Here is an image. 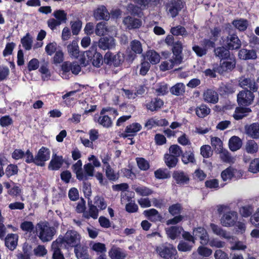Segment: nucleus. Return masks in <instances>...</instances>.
<instances>
[{
	"mask_svg": "<svg viewBox=\"0 0 259 259\" xmlns=\"http://www.w3.org/2000/svg\"><path fill=\"white\" fill-rule=\"evenodd\" d=\"M36 230L39 238L43 242L51 240L55 233L54 228L50 227L46 223H38L36 226Z\"/></svg>",
	"mask_w": 259,
	"mask_h": 259,
	"instance_id": "1",
	"label": "nucleus"
},
{
	"mask_svg": "<svg viewBox=\"0 0 259 259\" xmlns=\"http://www.w3.org/2000/svg\"><path fill=\"white\" fill-rule=\"evenodd\" d=\"M159 0H134L138 6H135L133 4L128 5L127 10L129 13L134 15H139L141 11L144 9L146 7L151 5L153 3L154 5H156Z\"/></svg>",
	"mask_w": 259,
	"mask_h": 259,
	"instance_id": "2",
	"label": "nucleus"
},
{
	"mask_svg": "<svg viewBox=\"0 0 259 259\" xmlns=\"http://www.w3.org/2000/svg\"><path fill=\"white\" fill-rule=\"evenodd\" d=\"M61 76L63 78H69L70 72L74 75H77L81 71V67L76 62L66 61L61 65Z\"/></svg>",
	"mask_w": 259,
	"mask_h": 259,
	"instance_id": "3",
	"label": "nucleus"
},
{
	"mask_svg": "<svg viewBox=\"0 0 259 259\" xmlns=\"http://www.w3.org/2000/svg\"><path fill=\"white\" fill-rule=\"evenodd\" d=\"M125 59V55L120 52L113 54L110 52H107L104 57L105 63L109 65L118 67L122 64Z\"/></svg>",
	"mask_w": 259,
	"mask_h": 259,
	"instance_id": "4",
	"label": "nucleus"
},
{
	"mask_svg": "<svg viewBox=\"0 0 259 259\" xmlns=\"http://www.w3.org/2000/svg\"><path fill=\"white\" fill-rule=\"evenodd\" d=\"M63 245L66 247L76 246L79 245L80 237L79 234L75 231H68L63 238Z\"/></svg>",
	"mask_w": 259,
	"mask_h": 259,
	"instance_id": "5",
	"label": "nucleus"
},
{
	"mask_svg": "<svg viewBox=\"0 0 259 259\" xmlns=\"http://www.w3.org/2000/svg\"><path fill=\"white\" fill-rule=\"evenodd\" d=\"M238 215L236 211L230 210L225 213L221 219V224L224 227L234 226L238 220Z\"/></svg>",
	"mask_w": 259,
	"mask_h": 259,
	"instance_id": "6",
	"label": "nucleus"
},
{
	"mask_svg": "<svg viewBox=\"0 0 259 259\" xmlns=\"http://www.w3.org/2000/svg\"><path fill=\"white\" fill-rule=\"evenodd\" d=\"M236 63V59L234 55L221 60L218 71L220 73L230 71L235 67Z\"/></svg>",
	"mask_w": 259,
	"mask_h": 259,
	"instance_id": "7",
	"label": "nucleus"
},
{
	"mask_svg": "<svg viewBox=\"0 0 259 259\" xmlns=\"http://www.w3.org/2000/svg\"><path fill=\"white\" fill-rule=\"evenodd\" d=\"M242 172L232 166H229L223 170L221 174L222 179L224 182L230 181L233 178H239L242 177Z\"/></svg>",
	"mask_w": 259,
	"mask_h": 259,
	"instance_id": "8",
	"label": "nucleus"
},
{
	"mask_svg": "<svg viewBox=\"0 0 259 259\" xmlns=\"http://www.w3.org/2000/svg\"><path fill=\"white\" fill-rule=\"evenodd\" d=\"M254 96L249 91H242L237 95V102L240 105L248 106L252 104Z\"/></svg>",
	"mask_w": 259,
	"mask_h": 259,
	"instance_id": "9",
	"label": "nucleus"
},
{
	"mask_svg": "<svg viewBox=\"0 0 259 259\" xmlns=\"http://www.w3.org/2000/svg\"><path fill=\"white\" fill-rule=\"evenodd\" d=\"M156 250L161 257L165 259H171L177 254L176 249L170 245L168 246L165 245H160L157 247Z\"/></svg>",
	"mask_w": 259,
	"mask_h": 259,
	"instance_id": "10",
	"label": "nucleus"
},
{
	"mask_svg": "<svg viewBox=\"0 0 259 259\" xmlns=\"http://www.w3.org/2000/svg\"><path fill=\"white\" fill-rule=\"evenodd\" d=\"M50 158V151L46 147H42L35 155V164L38 166H43L45 162Z\"/></svg>",
	"mask_w": 259,
	"mask_h": 259,
	"instance_id": "11",
	"label": "nucleus"
},
{
	"mask_svg": "<svg viewBox=\"0 0 259 259\" xmlns=\"http://www.w3.org/2000/svg\"><path fill=\"white\" fill-rule=\"evenodd\" d=\"M182 62V58L178 56L176 58L171 57L170 59L162 61L160 66V69L165 71L172 69L174 67L180 65Z\"/></svg>",
	"mask_w": 259,
	"mask_h": 259,
	"instance_id": "12",
	"label": "nucleus"
},
{
	"mask_svg": "<svg viewBox=\"0 0 259 259\" xmlns=\"http://www.w3.org/2000/svg\"><path fill=\"white\" fill-rule=\"evenodd\" d=\"M193 235L194 236L195 240L199 238L200 240V243L202 245H207L209 241V235L206 230L202 227L195 228L193 231Z\"/></svg>",
	"mask_w": 259,
	"mask_h": 259,
	"instance_id": "13",
	"label": "nucleus"
},
{
	"mask_svg": "<svg viewBox=\"0 0 259 259\" xmlns=\"http://www.w3.org/2000/svg\"><path fill=\"white\" fill-rule=\"evenodd\" d=\"M63 245V240L61 237L57 238L52 244V249L53 251V259H65L63 254L60 250Z\"/></svg>",
	"mask_w": 259,
	"mask_h": 259,
	"instance_id": "14",
	"label": "nucleus"
},
{
	"mask_svg": "<svg viewBox=\"0 0 259 259\" xmlns=\"http://www.w3.org/2000/svg\"><path fill=\"white\" fill-rule=\"evenodd\" d=\"M183 7L182 0H171L167 5V10L170 15L176 17Z\"/></svg>",
	"mask_w": 259,
	"mask_h": 259,
	"instance_id": "15",
	"label": "nucleus"
},
{
	"mask_svg": "<svg viewBox=\"0 0 259 259\" xmlns=\"http://www.w3.org/2000/svg\"><path fill=\"white\" fill-rule=\"evenodd\" d=\"M93 15L94 18L97 20H108L110 18L109 13L106 8L103 5L98 6L94 11Z\"/></svg>",
	"mask_w": 259,
	"mask_h": 259,
	"instance_id": "16",
	"label": "nucleus"
},
{
	"mask_svg": "<svg viewBox=\"0 0 259 259\" xmlns=\"http://www.w3.org/2000/svg\"><path fill=\"white\" fill-rule=\"evenodd\" d=\"M209 226L210 229L214 234L220 236V237L230 240V243H232L231 239H233V238L229 233L223 229L219 226L214 224L211 223L210 224Z\"/></svg>",
	"mask_w": 259,
	"mask_h": 259,
	"instance_id": "17",
	"label": "nucleus"
},
{
	"mask_svg": "<svg viewBox=\"0 0 259 259\" xmlns=\"http://www.w3.org/2000/svg\"><path fill=\"white\" fill-rule=\"evenodd\" d=\"M244 129L246 134L250 138L254 139H259V124L258 123L246 125Z\"/></svg>",
	"mask_w": 259,
	"mask_h": 259,
	"instance_id": "18",
	"label": "nucleus"
},
{
	"mask_svg": "<svg viewBox=\"0 0 259 259\" xmlns=\"http://www.w3.org/2000/svg\"><path fill=\"white\" fill-rule=\"evenodd\" d=\"M115 40L113 37H102L99 40L98 46L103 50H111L115 48Z\"/></svg>",
	"mask_w": 259,
	"mask_h": 259,
	"instance_id": "19",
	"label": "nucleus"
},
{
	"mask_svg": "<svg viewBox=\"0 0 259 259\" xmlns=\"http://www.w3.org/2000/svg\"><path fill=\"white\" fill-rule=\"evenodd\" d=\"M203 99L208 103L215 104L219 101V95L214 90L207 89L203 93Z\"/></svg>",
	"mask_w": 259,
	"mask_h": 259,
	"instance_id": "20",
	"label": "nucleus"
},
{
	"mask_svg": "<svg viewBox=\"0 0 259 259\" xmlns=\"http://www.w3.org/2000/svg\"><path fill=\"white\" fill-rule=\"evenodd\" d=\"M63 162L64 160L62 156L53 154L48 165V168L52 170H58L62 166Z\"/></svg>",
	"mask_w": 259,
	"mask_h": 259,
	"instance_id": "21",
	"label": "nucleus"
},
{
	"mask_svg": "<svg viewBox=\"0 0 259 259\" xmlns=\"http://www.w3.org/2000/svg\"><path fill=\"white\" fill-rule=\"evenodd\" d=\"M128 202L125 205V209L128 212H135L138 210V206L135 203L134 201L131 200V198L125 195H122L121 198V202L124 204Z\"/></svg>",
	"mask_w": 259,
	"mask_h": 259,
	"instance_id": "22",
	"label": "nucleus"
},
{
	"mask_svg": "<svg viewBox=\"0 0 259 259\" xmlns=\"http://www.w3.org/2000/svg\"><path fill=\"white\" fill-rule=\"evenodd\" d=\"M123 23L128 29L137 28L142 25V22L140 20L130 16L124 18Z\"/></svg>",
	"mask_w": 259,
	"mask_h": 259,
	"instance_id": "23",
	"label": "nucleus"
},
{
	"mask_svg": "<svg viewBox=\"0 0 259 259\" xmlns=\"http://www.w3.org/2000/svg\"><path fill=\"white\" fill-rule=\"evenodd\" d=\"M229 49H237L240 47L241 42L237 35H231L227 37V42L224 44Z\"/></svg>",
	"mask_w": 259,
	"mask_h": 259,
	"instance_id": "24",
	"label": "nucleus"
},
{
	"mask_svg": "<svg viewBox=\"0 0 259 259\" xmlns=\"http://www.w3.org/2000/svg\"><path fill=\"white\" fill-rule=\"evenodd\" d=\"M142 129V126L138 123H133L126 126L125 133L123 134V137L134 136L137 132Z\"/></svg>",
	"mask_w": 259,
	"mask_h": 259,
	"instance_id": "25",
	"label": "nucleus"
},
{
	"mask_svg": "<svg viewBox=\"0 0 259 259\" xmlns=\"http://www.w3.org/2000/svg\"><path fill=\"white\" fill-rule=\"evenodd\" d=\"M18 235L15 234H8L5 239L6 246L10 250H14L17 246Z\"/></svg>",
	"mask_w": 259,
	"mask_h": 259,
	"instance_id": "26",
	"label": "nucleus"
},
{
	"mask_svg": "<svg viewBox=\"0 0 259 259\" xmlns=\"http://www.w3.org/2000/svg\"><path fill=\"white\" fill-rule=\"evenodd\" d=\"M238 57L240 59L245 60L255 59L257 58V55L254 50H248L245 49H242L239 51Z\"/></svg>",
	"mask_w": 259,
	"mask_h": 259,
	"instance_id": "27",
	"label": "nucleus"
},
{
	"mask_svg": "<svg viewBox=\"0 0 259 259\" xmlns=\"http://www.w3.org/2000/svg\"><path fill=\"white\" fill-rule=\"evenodd\" d=\"M239 82L240 86L242 88L247 87L253 92H255L257 90V85L254 79L242 77L240 78Z\"/></svg>",
	"mask_w": 259,
	"mask_h": 259,
	"instance_id": "28",
	"label": "nucleus"
},
{
	"mask_svg": "<svg viewBox=\"0 0 259 259\" xmlns=\"http://www.w3.org/2000/svg\"><path fill=\"white\" fill-rule=\"evenodd\" d=\"M67 51L72 58H77L79 55V47L78 42L76 40H73L70 44L67 46Z\"/></svg>",
	"mask_w": 259,
	"mask_h": 259,
	"instance_id": "29",
	"label": "nucleus"
},
{
	"mask_svg": "<svg viewBox=\"0 0 259 259\" xmlns=\"http://www.w3.org/2000/svg\"><path fill=\"white\" fill-rule=\"evenodd\" d=\"M183 230V229L182 227L177 226H172L165 229L167 236L172 240L178 237Z\"/></svg>",
	"mask_w": 259,
	"mask_h": 259,
	"instance_id": "30",
	"label": "nucleus"
},
{
	"mask_svg": "<svg viewBox=\"0 0 259 259\" xmlns=\"http://www.w3.org/2000/svg\"><path fill=\"white\" fill-rule=\"evenodd\" d=\"M173 178L178 184L184 185L187 184L189 178L188 176L183 171H176L173 174Z\"/></svg>",
	"mask_w": 259,
	"mask_h": 259,
	"instance_id": "31",
	"label": "nucleus"
},
{
	"mask_svg": "<svg viewBox=\"0 0 259 259\" xmlns=\"http://www.w3.org/2000/svg\"><path fill=\"white\" fill-rule=\"evenodd\" d=\"M251 110L249 108L238 107L236 108L233 117L236 120H239L248 115L251 112Z\"/></svg>",
	"mask_w": 259,
	"mask_h": 259,
	"instance_id": "32",
	"label": "nucleus"
},
{
	"mask_svg": "<svg viewBox=\"0 0 259 259\" xmlns=\"http://www.w3.org/2000/svg\"><path fill=\"white\" fill-rule=\"evenodd\" d=\"M144 58L149 61L152 64L158 63L160 60V55L154 50L147 51L144 56Z\"/></svg>",
	"mask_w": 259,
	"mask_h": 259,
	"instance_id": "33",
	"label": "nucleus"
},
{
	"mask_svg": "<svg viewBox=\"0 0 259 259\" xmlns=\"http://www.w3.org/2000/svg\"><path fill=\"white\" fill-rule=\"evenodd\" d=\"M163 104L164 103L162 100L155 98L146 104V108L151 111H155L160 109Z\"/></svg>",
	"mask_w": 259,
	"mask_h": 259,
	"instance_id": "34",
	"label": "nucleus"
},
{
	"mask_svg": "<svg viewBox=\"0 0 259 259\" xmlns=\"http://www.w3.org/2000/svg\"><path fill=\"white\" fill-rule=\"evenodd\" d=\"M242 145V140L237 136L232 137L229 141V147L232 151H236L239 149Z\"/></svg>",
	"mask_w": 259,
	"mask_h": 259,
	"instance_id": "35",
	"label": "nucleus"
},
{
	"mask_svg": "<svg viewBox=\"0 0 259 259\" xmlns=\"http://www.w3.org/2000/svg\"><path fill=\"white\" fill-rule=\"evenodd\" d=\"M259 149V146L257 143L253 140H248L245 145V151L251 154H254L257 152Z\"/></svg>",
	"mask_w": 259,
	"mask_h": 259,
	"instance_id": "36",
	"label": "nucleus"
},
{
	"mask_svg": "<svg viewBox=\"0 0 259 259\" xmlns=\"http://www.w3.org/2000/svg\"><path fill=\"white\" fill-rule=\"evenodd\" d=\"M133 189L138 195L142 196H148L154 193L152 189L142 185L135 186Z\"/></svg>",
	"mask_w": 259,
	"mask_h": 259,
	"instance_id": "37",
	"label": "nucleus"
},
{
	"mask_svg": "<svg viewBox=\"0 0 259 259\" xmlns=\"http://www.w3.org/2000/svg\"><path fill=\"white\" fill-rule=\"evenodd\" d=\"M82 162L81 160H78L73 165V169L76 175L77 179L80 181L87 180V176L81 170Z\"/></svg>",
	"mask_w": 259,
	"mask_h": 259,
	"instance_id": "38",
	"label": "nucleus"
},
{
	"mask_svg": "<svg viewBox=\"0 0 259 259\" xmlns=\"http://www.w3.org/2000/svg\"><path fill=\"white\" fill-rule=\"evenodd\" d=\"M143 214L150 220L153 222L160 221L161 219V216L158 211L154 208L144 210Z\"/></svg>",
	"mask_w": 259,
	"mask_h": 259,
	"instance_id": "39",
	"label": "nucleus"
},
{
	"mask_svg": "<svg viewBox=\"0 0 259 259\" xmlns=\"http://www.w3.org/2000/svg\"><path fill=\"white\" fill-rule=\"evenodd\" d=\"M109 255L111 259H124L126 254L120 248L113 247L109 251Z\"/></svg>",
	"mask_w": 259,
	"mask_h": 259,
	"instance_id": "40",
	"label": "nucleus"
},
{
	"mask_svg": "<svg viewBox=\"0 0 259 259\" xmlns=\"http://www.w3.org/2000/svg\"><path fill=\"white\" fill-rule=\"evenodd\" d=\"M214 54L218 57L221 60L228 58L233 55H231L228 50H227L223 47H218L214 49Z\"/></svg>",
	"mask_w": 259,
	"mask_h": 259,
	"instance_id": "41",
	"label": "nucleus"
},
{
	"mask_svg": "<svg viewBox=\"0 0 259 259\" xmlns=\"http://www.w3.org/2000/svg\"><path fill=\"white\" fill-rule=\"evenodd\" d=\"M218 152L220 153V157L223 162L228 163H235V158L231 156L227 150L222 149L221 151Z\"/></svg>",
	"mask_w": 259,
	"mask_h": 259,
	"instance_id": "42",
	"label": "nucleus"
},
{
	"mask_svg": "<svg viewBox=\"0 0 259 259\" xmlns=\"http://www.w3.org/2000/svg\"><path fill=\"white\" fill-rule=\"evenodd\" d=\"M182 161L185 164L195 163V158L194 153L192 151H185L182 154Z\"/></svg>",
	"mask_w": 259,
	"mask_h": 259,
	"instance_id": "43",
	"label": "nucleus"
},
{
	"mask_svg": "<svg viewBox=\"0 0 259 259\" xmlns=\"http://www.w3.org/2000/svg\"><path fill=\"white\" fill-rule=\"evenodd\" d=\"M164 160L166 165L171 168L176 166L178 158L171 154H165L164 156Z\"/></svg>",
	"mask_w": 259,
	"mask_h": 259,
	"instance_id": "44",
	"label": "nucleus"
},
{
	"mask_svg": "<svg viewBox=\"0 0 259 259\" xmlns=\"http://www.w3.org/2000/svg\"><path fill=\"white\" fill-rule=\"evenodd\" d=\"M253 210V206L252 205L247 204L240 208L239 213L242 217L248 218L251 215Z\"/></svg>",
	"mask_w": 259,
	"mask_h": 259,
	"instance_id": "45",
	"label": "nucleus"
},
{
	"mask_svg": "<svg viewBox=\"0 0 259 259\" xmlns=\"http://www.w3.org/2000/svg\"><path fill=\"white\" fill-rule=\"evenodd\" d=\"M78 97L79 96L77 94V91H73L64 95L62 96V99L66 104L70 105L71 101L76 100Z\"/></svg>",
	"mask_w": 259,
	"mask_h": 259,
	"instance_id": "46",
	"label": "nucleus"
},
{
	"mask_svg": "<svg viewBox=\"0 0 259 259\" xmlns=\"http://www.w3.org/2000/svg\"><path fill=\"white\" fill-rule=\"evenodd\" d=\"M185 91V86L182 83H178L172 86L170 89V93L176 96L182 95Z\"/></svg>",
	"mask_w": 259,
	"mask_h": 259,
	"instance_id": "47",
	"label": "nucleus"
},
{
	"mask_svg": "<svg viewBox=\"0 0 259 259\" xmlns=\"http://www.w3.org/2000/svg\"><path fill=\"white\" fill-rule=\"evenodd\" d=\"M83 216L86 219L92 218L94 219H96L98 217V210L96 206L94 205H91L89 211L84 212Z\"/></svg>",
	"mask_w": 259,
	"mask_h": 259,
	"instance_id": "48",
	"label": "nucleus"
},
{
	"mask_svg": "<svg viewBox=\"0 0 259 259\" xmlns=\"http://www.w3.org/2000/svg\"><path fill=\"white\" fill-rule=\"evenodd\" d=\"M32 42V37L29 33H27L21 40L23 47L26 50H30L31 49Z\"/></svg>",
	"mask_w": 259,
	"mask_h": 259,
	"instance_id": "49",
	"label": "nucleus"
},
{
	"mask_svg": "<svg viewBox=\"0 0 259 259\" xmlns=\"http://www.w3.org/2000/svg\"><path fill=\"white\" fill-rule=\"evenodd\" d=\"M210 109L205 105H201L196 109V114L199 117H204L209 114Z\"/></svg>",
	"mask_w": 259,
	"mask_h": 259,
	"instance_id": "50",
	"label": "nucleus"
},
{
	"mask_svg": "<svg viewBox=\"0 0 259 259\" xmlns=\"http://www.w3.org/2000/svg\"><path fill=\"white\" fill-rule=\"evenodd\" d=\"M109 29L103 22H100L97 24L95 29V33L97 35L102 36L108 34Z\"/></svg>",
	"mask_w": 259,
	"mask_h": 259,
	"instance_id": "51",
	"label": "nucleus"
},
{
	"mask_svg": "<svg viewBox=\"0 0 259 259\" xmlns=\"http://www.w3.org/2000/svg\"><path fill=\"white\" fill-rule=\"evenodd\" d=\"M130 47L132 51L137 54H141L143 52L142 46L140 41L134 40L131 41Z\"/></svg>",
	"mask_w": 259,
	"mask_h": 259,
	"instance_id": "52",
	"label": "nucleus"
},
{
	"mask_svg": "<svg viewBox=\"0 0 259 259\" xmlns=\"http://www.w3.org/2000/svg\"><path fill=\"white\" fill-rule=\"evenodd\" d=\"M233 25L240 31H244L248 26V21L246 20L239 19L233 22Z\"/></svg>",
	"mask_w": 259,
	"mask_h": 259,
	"instance_id": "53",
	"label": "nucleus"
},
{
	"mask_svg": "<svg viewBox=\"0 0 259 259\" xmlns=\"http://www.w3.org/2000/svg\"><path fill=\"white\" fill-rule=\"evenodd\" d=\"M54 16L61 23H65L67 20V14L63 10H57L54 12Z\"/></svg>",
	"mask_w": 259,
	"mask_h": 259,
	"instance_id": "54",
	"label": "nucleus"
},
{
	"mask_svg": "<svg viewBox=\"0 0 259 259\" xmlns=\"http://www.w3.org/2000/svg\"><path fill=\"white\" fill-rule=\"evenodd\" d=\"M211 146L217 151H221L223 149V142L218 137H211L210 138Z\"/></svg>",
	"mask_w": 259,
	"mask_h": 259,
	"instance_id": "55",
	"label": "nucleus"
},
{
	"mask_svg": "<svg viewBox=\"0 0 259 259\" xmlns=\"http://www.w3.org/2000/svg\"><path fill=\"white\" fill-rule=\"evenodd\" d=\"M194 245L191 242L181 241L178 245V249L180 251H189L192 249Z\"/></svg>",
	"mask_w": 259,
	"mask_h": 259,
	"instance_id": "56",
	"label": "nucleus"
},
{
	"mask_svg": "<svg viewBox=\"0 0 259 259\" xmlns=\"http://www.w3.org/2000/svg\"><path fill=\"white\" fill-rule=\"evenodd\" d=\"M182 49V44L181 42L177 41L175 42L174 45V47L172 48V57L176 58L177 57L179 56L183 59L182 56L181 55Z\"/></svg>",
	"mask_w": 259,
	"mask_h": 259,
	"instance_id": "57",
	"label": "nucleus"
},
{
	"mask_svg": "<svg viewBox=\"0 0 259 259\" xmlns=\"http://www.w3.org/2000/svg\"><path fill=\"white\" fill-rule=\"evenodd\" d=\"M98 122L104 127H108L112 124V121L108 116L101 115L98 119Z\"/></svg>",
	"mask_w": 259,
	"mask_h": 259,
	"instance_id": "58",
	"label": "nucleus"
},
{
	"mask_svg": "<svg viewBox=\"0 0 259 259\" xmlns=\"http://www.w3.org/2000/svg\"><path fill=\"white\" fill-rule=\"evenodd\" d=\"M136 162L138 167L142 170H147L150 167L149 162L143 158H137Z\"/></svg>",
	"mask_w": 259,
	"mask_h": 259,
	"instance_id": "59",
	"label": "nucleus"
},
{
	"mask_svg": "<svg viewBox=\"0 0 259 259\" xmlns=\"http://www.w3.org/2000/svg\"><path fill=\"white\" fill-rule=\"evenodd\" d=\"M72 32L73 35H77L79 32L81 27L82 22L79 20H76L71 22Z\"/></svg>",
	"mask_w": 259,
	"mask_h": 259,
	"instance_id": "60",
	"label": "nucleus"
},
{
	"mask_svg": "<svg viewBox=\"0 0 259 259\" xmlns=\"http://www.w3.org/2000/svg\"><path fill=\"white\" fill-rule=\"evenodd\" d=\"M18 172V168L16 165L10 164L7 166L5 170V174L8 177H10L17 175Z\"/></svg>",
	"mask_w": 259,
	"mask_h": 259,
	"instance_id": "61",
	"label": "nucleus"
},
{
	"mask_svg": "<svg viewBox=\"0 0 259 259\" xmlns=\"http://www.w3.org/2000/svg\"><path fill=\"white\" fill-rule=\"evenodd\" d=\"M116 93L122 94L123 97L128 99H134L136 97L135 93L128 89H121L116 91Z\"/></svg>",
	"mask_w": 259,
	"mask_h": 259,
	"instance_id": "62",
	"label": "nucleus"
},
{
	"mask_svg": "<svg viewBox=\"0 0 259 259\" xmlns=\"http://www.w3.org/2000/svg\"><path fill=\"white\" fill-rule=\"evenodd\" d=\"M58 45L55 41L50 42L45 47V52L47 55L52 56L55 52H57Z\"/></svg>",
	"mask_w": 259,
	"mask_h": 259,
	"instance_id": "63",
	"label": "nucleus"
},
{
	"mask_svg": "<svg viewBox=\"0 0 259 259\" xmlns=\"http://www.w3.org/2000/svg\"><path fill=\"white\" fill-rule=\"evenodd\" d=\"M248 171L253 174L259 172V158H255L251 161Z\"/></svg>",
	"mask_w": 259,
	"mask_h": 259,
	"instance_id": "64",
	"label": "nucleus"
}]
</instances>
